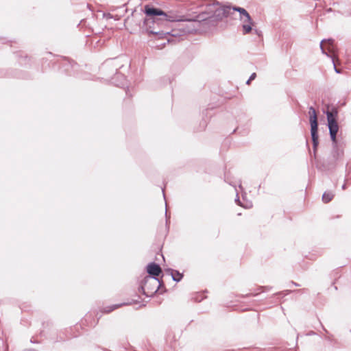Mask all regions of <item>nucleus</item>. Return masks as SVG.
I'll use <instances>...</instances> for the list:
<instances>
[{"instance_id": "obj_15", "label": "nucleus", "mask_w": 351, "mask_h": 351, "mask_svg": "<svg viewBox=\"0 0 351 351\" xmlns=\"http://www.w3.org/2000/svg\"><path fill=\"white\" fill-rule=\"evenodd\" d=\"M124 304H115V305H113V306H108V307H106L104 308V313H110L112 312V311H114V309L121 306L122 305H123ZM125 304H128V303H126Z\"/></svg>"}, {"instance_id": "obj_11", "label": "nucleus", "mask_w": 351, "mask_h": 351, "mask_svg": "<svg viewBox=\"0 0 351 351\" xmlns=\"http://www.w3.org/2000/svg\"><path fill=\"white\" fill-rule=\"evenodd\" d=\"M253 23H254L252 19L250 22L244 23V24L242 25L243 34H249L252 30V26L253 25Z\"/></svg>"}, {"instance_id": "obj_7", "label": "nucleus", "mask_w": 351, "mask_h": 351, "mask_svg": "<svg viewBox=\"0 0 351 351\" xmlns=\"http://www.w3.org/2000/svg\"><path fill=\"white\" fill-rule=\"evenodd\" d=\"M330 138L332 141V156L335 161H337L343 156V149H341L337 135H335L334 138L332 136H330Z\"/></svg>"}, {"instance_id": "obj_27", "label": "nucleus", "mask_w": 351, "mask_h": 351, "mask_svg": "<svg viewBox=\"0 0 351 351\" xmlns=\"http://www.w3.org/2000/svg\"><path fill=\"white\" fill-rule=\"evenodd\" d=\"M162 192L163 193L164 197H165V193H164V189H162Z\"/></svg>"}, {"instance_id": "obj_13", "label": "nucleus", "mask_w": 351, "mask_h": 351, "mask_svg": "<svg viewBox=\"0 0 351 351\" xmlns=\"http://www.w3.org/2000/svg\"><path fill=\"white\" fill-rule=\"evenodd\" d=\"M153 287H154V284H148L147 286H145L144 291L141 288V287H139V291H141L144 295L148 297L153 295L149 293L151 289Z\"/></svg>"}, {"instance_id": "obj_24", "label": "nucleus", "mask_w": 351, "mask_h": 351, "mask_svg": "<svg viewBox=\"0 0 351 351\" xmlns=\"http://www.w3.org/2000/svg\"><path fill=\"white\" fill-rule=\"evenodd\" d=\"M107 17L108 18H112V15L110 14H107Z\"/></svg>"}, {"instance_id": "obj_18", "label": "nucleus", "mask_w": 351, "mask_h": 351, "mask_svg": "<svg viewBox=\"0 0 351 351\" xmlns=\"http://www.w3.org/2000/svg\"><path fill=\"white\" fill-rule=\"evenodd\" d=\"M194 300L197 302H200L203 300V297L202 296V295H197L194 298Z\"/></svg>"}, {"instance_id": "obj_6", "label": "nucleus", "mask_w": 351, "mask_h": 351, "mask_svg": "<svg viewBox=\"0 0 351 351\" xmlns=\"http://www.w3.org/2000/svg\"><path fill=\"white\" fill-rule=\"evenodd\" d=\"M326 115L327 119V126L329 130V135L332 136L333 138L335 135H337V133L339 130V126L337 123V117L329 113V106L327 107V110L324 112Z\"/></svg>"}, {"instance_id": "obj_23", "label": "nucleus", "mask_w": 351, "mask_h": 351, "mask_svg": "<svg viewBox=\"0 0 351 351\" xmlns=\"http://www.w3.org/2000/svg\"><path fill=\"white\" fill-rule=\"evenodd\" d=\"M291 283H292L293 285H294L295 286H296V287H298V286H299V285H298V283H296V282H292Z\"/></svg>"}, {"instance_id": "obj_3", "label": "nucleus", "mask_w": 351, "mask_h": 351, "mask_svg": "<svg viewBox=\"0 0 351 351\" xmlns=\"http://www.w3.org/2000/svg\"><path fill=\"white\" fill-rule=\"evenodd\" d=\"M147 272L149 276H145L141 281V288L144 291L145 286H147L148 284H154V287L152 288L149 291V293L154 294L158 291L159 287L161 285L158 277L162 272V269L158 264L152 262L147 266Z\"/></svg>"}, {"instance_id": "obj_5", "label": "nucleus", "mask_w": 351, "mask_h": 351, "mask_svg": "<svg viewBox=\"0 0 351 351\" xmlns=\"http://www.w3.org/2000/svg\"><path fill=\"white\" fill-rule=\"evenodd\" d=\"M334 40L331 38L328 40H322L320 43V49L322 50V52L326 55L328 57H330L332 58V63L334 65V69L335 71L337 73H341V71L336 67L335 63V58L334 57L330 55V53H332L334 51Z\"/></svg>"}, {"instance_id": "obj_8", "label": "nucleus", "mask_w": 351, "mask_h": 351, "mask_svg": "<svg viewBox=\"0 0 351 351\" xmlns=\"http://www.w3.org/2000/svg\"><path fill=\"white\" fill-rule=\"evenodd\" d=\"M232 9H233V11H237V12H239L241 20H243V17H245V19H243V23L251 21L250 15L244 8H241V7L234 6V7H232Z\"/></svg>"}, {"instance_id": "obj_16", "label": "nucleus", "mask_w": 351, "mask_h": 351, "mask_svg": "<svg viewBox=\"0 0 351 351\" xmlns=\"http://www.w3.org/2000/svg\"><path fill=\"white\" fill-rule=\"evenodd\" d=\"M338 110L336 107H332L331 109H329V113H331V114L335 117L338 116Z\"/></svg>"}, {"instance_id": "obj_10", "label": "nucleus", "mask_w": 351, "mask_h": 351, "mask_svg": "<svg viewBox=\"0 0 351 351\" xmlns=\"http://www.w3.org/2000/svg\"><path fill=\"white\" fill-rule=\"evenodd\" d=\"M167 271L170 273V274L172 277V279L177 282H180L183 278V274H181L178 270H175L173 269H168Z\"/></svg>"}, {"instance_id": "obj_4", "label": "nucleus", "mask_w": 351, "mask_h": 351, "mask_svg": "<svg viewBox=\"0 0 351 351\" xmlns=\"http://www.w3.org/2000/svg\"><path fill=\"white\" fill-rule=\"evenodd\" d=\"M308 114L309 123L311 125V135L313 142V157L316 158L317 150L319 145V136L317 115L314 107H309Z\"/></svg>"}, {"instance_id": "obj_12", "label": "nucleus", "mask_w": 351, "mask_h": 351, "mask_svg": "<svg viewBox=\"0 0 351 351\" xmlns=\"http://www.w3.org/2000/svg\"><path fill=\"white\" fill-rule=\"evenodd\" d=\"M334 197V193L332 191H326L322 195V200L324 203L330 202Z\"/></svg>"}, {"instance_id": "obj_20", "label": "nucleus", "mask_w": 351, "mask_h": 351, "mask_svg": "<svg viewBox=\"0 0 351 351\" xmlns=\"http://www.w3.org/2000/svg\"><path fill=\"white\" fill-rule=\"evenodd\" d=\"M111 63H112V60L106 61V62H105L104 66H109L111 64Z\"/></svg>"}, {"instance_id": "obj_14", "label": "nucleus", "mask_w": 351, "mask_h": 351, "mask_svg": "<svg viewBox=\"0 0 351 351\" xmlns=\"http://www.w3.org/2000/svg\"><path fill=\"white\" fill-rule=\"evenodd\" d=\"M224 18L231 16L235 11H233L232 7L230 5L223 6Z\"/></svg>"}, {"instance_id": "obj_19", "label": "nucleus", "mask_w": 351, "mask_h": 351, "mask_svg": "<svg viewBox=\"0 0 351 351\" xmlns=\"http://www.w3.org/2000/svg\"><path fill=\"white\" fill-rule=\"evenodd\" d=\"M256 76V74L255 73H252L251 75L250 76L249 81L254 80L255 79Z\"/></svg>"}, {"instance_id": "obj_21", "label": "nucleus", "mask_w": 351, "mask_h": 351, "mask_svg": "<svg viewBox=\"0 0 351 351\" xmlns=\"http://www.w3.org/2000/svg\"><path fill=\"white\" fill-rule=\"evenodd\" d=\"M237 196H238V195H237ZM235 201L239 204H240V200H239V198L238 197H237Z\"/></svg>"}, {"instance_id": "obj_22", "label": "nucleus", "mask_w": 351, "mask_h": 351, "mask_svg": "<svg viewBox=\"0 0 351 351\" xmlns=\"http://www.w3.org/2000/svg\"><path fill=\"white\" fill-rule=\"evenodd\" d=\"M341 188H342V189H343V190H345V189H346V183H344V184L342 185Z\"/></svg>"}, {"instance_id": "obj_25", "label": "nucleus", "mask_w": 351, "mask_h": 351, "mask_svg": "<svg viewBox=\"0 0 351 351\" xmlns=\"http://www.w3.org/2000/svg\"><path fill=\"white\" fill-rule=\"evenodd\" d=\"M261 289H267V288L265 287H261Z\"/></svg>"}, {"instance_id": "obj_2", "label": "nucleus", "mask_w": 351, "mask_h": 351, "mask_svg": "<svg viewBox=\"0 0 351 351\" xmlns=\"http://www.w3.org/2000/svg\"><path fill=\"white\" fill-rule=\"evenodd\" d=\"M146 18L143 21V26L146 31L152 34H158L159 32L155 30L154 25L162 24L164 22H185L186 19L184 16L174 14H168L160 8L146 5L144 8Z\"/></svg>"}, {"instance_id": "obj_1", "label": "nucleus", "mask_w": 351, "mask_h": 351, "mask_svg": "<svg viewBox=\"0 0 351 351\" xmlns=\"http://www.w3.org/2000/svg\"><path fill=\"white\" fill-rule=\"evenodd\" d=\"M205 9L192 19H186V23L179 25L180 29L184 34L195 32L199 28L210 27L217 25L224 18L223 6H219L215 0H204L200 5Z\"/></svg>"}, {"instance_id": "obj_9", "label": "nucleus", "mask_w": 351, "mask_h": 351, "mask_svg": "<svg viewBox=\"0 0 351 351\" xmlns=\"http://www.w3.org/2000/svg\"><path fill=\"white\" fill-rule=\"evenodd\" d=\"M117 68H115L116 71V77L112 78V83L114 84L115 86H119V87H123L125 86V77L122 75H120L117 73Z\"/></svg>"}, {"instance_id": "obj_17", "label": "nucleus", "mask_w": 351, "mask_h": 351, "mask_svg": "<svg viewBox=\"0 0 351 351\" xmlns=\"http://www.w3.org/2000/svg\"><path fill=\"white\" fill-rule=\"evenodd\" d=\"M165 217H166V226H168L170 222V216L167 215V210H165Z\"/></svg>"}, {"instance_id": "obj_26", "label": "nucleus", "mask_w": 351, "mask_h": 351, "mask_svg": "<svg viewBox=\"0 0 351 351\" xmlns=\"http://www.w3.org/2000/svg\"><path fill=\"white\" fill-rule=\"evenodd\" d=\"M250 83V81H249V79H248V80H247V82H246V84H249Z\"/></svg>"}]
</instances>
